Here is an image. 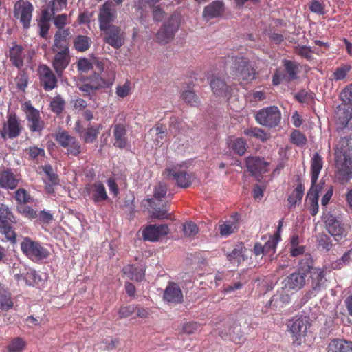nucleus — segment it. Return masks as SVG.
Segmentation results:
<instances>
[{
	"label": "nucleus",
	"instance_id": "obj_1",
	"mask_svg": "<svg viewBox=\"0 0 352 352\" xmlns=\"http://www.w3.org/2000/svg\"><path fill=\"white\" fill-rule=\"evenodd\" d=\"M336 174L342 183L352 178V139L341 138L334 147Z\"/></svg>",
	"mask_w": 352,
	"mask_h": 352
},
{
	"label": "nucleus",
	"instance_id": "obj_2",
	"mask_svg": "<svg viewBox=\"0 0 352 352\" xmlns=\"http://www.w3.org/2000/svg\"><path fill=\"white\" fill-rule=\"evenodd\" d=\"M311 162V187L307 193V201L310 205V214L315 216L318 212V192L316 187H315V184L322 168V157L318 153H315Z\"/></svg>",
	"mask_w": 352,
	"mask_h": 352
},
{
	"label": "nucleus",
	"instance_id": "obj_3",
	"mask_svg": "<svg viewBox=\"0 0 352 352\" xmlns=\"http://www.w3.org/2000/svg\"><path fill=\"white\" fill-rule=\"evenodd\" d=\"M230 74L239 80L250 82L256 78V70L248 58L232 56Z\"/></svg>",
	"mask_w": 352,
	"mask_h": 352
},
{
	"label": "nucleus",
	"instance_id": "obj_4",
	"mask_svg": "<svg viewBox=\"0 0 352 352\" xmlns=\"http://www.w3.org/2000/svg\"><path fill=\"white\" fill-rule=\"evenodd\" d=\"M16 218L8 206L0 202V232L12 243L16 242V234L12 224H16Z\"/></svg>",
	"mask_w": 352,
	"mask_h": 352
},
{
	"label": "nucleus",
	"instance_id": "obj_5",
	"mask_svg": "<svg viewBox=\"0 0 352 352\" xmlns=\"http://www.w3.org/2000/svg\"><path fill=\"white\" fill-rule=\"evenodd\" d=\"M23 253L30 260L38 261L47 258L50 255L49 250L37 241L25 237L21 243Z\"/></svg>",
	"mask_w": 352,
	"mask_h": 352
},
{
	"label": "nucleus",
	"instance_id": "obj_6",
	"mask_svg": "<svg viewBox=\"0 0 352 352\" xmlns=\"http://www.w3.org/2000/svg\"><path fill=\"white\" fill-rule=\"evenodd\" d=\"M179 26V17L178 15L172 14L157 32L156 41L160 45L169 43L174 38Z\"/></svg>",
	"mask_w": 352,
	"mask_h": 352
},
{
	"label": "nucleus",
	"instance_id": "obj_7",
	"mask_svg": "<svg viewBox=\"0 0 352 352\" xmlns=\"http://www.w3.org/2000/svg\"><path fill=\"white\" fill-rule=\"evenodd\" d=\"M23 130V125L17 115L15 113H9L0 129V136L4 140L14 139L21 134Z\"/></svg>",
	"mask_w": 352,
	"mask_h": 352
},
{
	"label": "nucleus",
	"instance_id": "obj_8",
	"mask_svg": "<svg viewBox=\"0 0 352 352\" xmlns=\"http://www.w3.org/2000/svg\"><path fill=\"white\" fill-rule=\"evenodd\" d=\"M21 108L25 114L28 127L32 133H41L45 128V122L41 117L40 112L34 108L30 101L22 104Z\"/></svg>",
	"mask_w": 352,
	"mask_h": 352
},
{
	"label": "nucleus",
	"instance_id": "obj_9",
	"mask_svg": "<svg viewBox=\"0 0 352 352\" xmlns=\"http://www.w3.org/2000/svg\"><path fill=\"white\" fill-rule=\"evenodd\" d=\"M55 140L61 147L66 149V154L68 156L78 157L82 153L81 144L76 137L66 131L58 132L55 135Z\"/></svg>",
	"mask_w": 352,
	"mask_h": 352
},
{
	"label": "nucleus",
	"instance_id": "obj_10",
	"mask_svg": "<svg viewBox=\"0 0 352 352\" xmlns=\"http://www.w3.org/2000/svg\"><path fill=\"white\" fill-rule=\"evenodd\" d=\"M164 174L169 180L175 182L177 186L182 188L190 186L195 179L193 174L188 173L179 165L166 168Z\"/></svg>",
	"mask_w": 352,
	"mask_h": 352
},
{
	"label": "nucleus",
	"instance_id": "obj_11",
	"mask_svg": "<svg viewBox=\"0 0 352 352\" xmlns=\"http://www.w3.org/2000/svg\"><path fill=\"white\" fill-rule=\"evenodd\" d=\"M280 119V112L276 106L263 108L255 115V120L258 124L270 128L278 125Z\"/></svg>",
	"mask_w": 352,
	"mask_h": 352
},
{
	"label": "nucleus",
	"instance_id": "obj_12",
	"mask_svg": "<svg viewBox=\"0 0 352 352\" xmlns=\"http://www.w3.org/2000/svg\"><path fill=\"white\" fill-rule=\"evenodd\" d=\"M33 10L32 4L28 1L19 0L14 6V16L19 19L25 29H28L30 26Z\"/></svg>",
	"mask_w": 352,
	"mask_h": 352
},
{
	"label": "nucleus",
	"instance_id": "obj_13",
	"mask_svg": "<svg viewBox=\"0 0 352 352\" xmlns=\"http://www.w3.org/2000/svg\"><path fill=\"white\" fill-rule=\"evenodd\" d=\"M103 41L114 49H120L125 42V34L120 26L112 25L103 30Z\"/></svg>",
	"mask_w": 352,
	"mask_h": 352
},
{
	"label": "nucleus",
	"instance_id": "obj_14",
	"mask_svg": "<svg viewBox=\"0 0 352 352\" xmlns=\"http://www.w3.org/2000/svg\"><path fill=\"white\" fill-rule=\"evenodd\" d=\"M40 85L45 91H51L58 86L56 76L47 65H41L38 68Z\"/></svg>",
	"mask_w": 352,
	"mask_h": 352
},
{
	"label": "nucleus",
	"instance_id": "obj_15",
	"mask_svg": "<svg viewBox=\"0 0 352 352\" xmlns=\"http://www.w3.org/2000/svg\"><path fill=\"white\" fill-rule=\"evenodd\" d=\"M117 16L116 10L113 8L112 3L106 1L100 8L98 13V23L100 30H103L112 26Z\"/></svg>",
	"mask_w": 352,
	"mask_h": 352
},
{
	"label": "nucleus",
	"instance_id": "obj_16",
	"mask_svg": "<svg viewBox=\"0 0 352 352\" xmlns=\"http://www.w3.org/2000/svg\"><path fill=\"white\" fill-rule=\"evenodd\" d=\"M245 162L248 171L258 182H261V175L267 172L268 163L259 157H249Z\"/></svg>",
	"mask_w": 352,
	"mask_h": 352
},
{
	"label": "nucleus",
	"instance_id": "obj_17",
	"mask_svg": "<svg viewBox=\"0 0 352 352\" xmlns=\"http://www.w3.org/2000/svg\"><path fill=\"white\" fill-rule=\"evenodd\" d=\"M326 228L328 232L333 236L337 241H339L346 236V228L336 217L330 215L327 217Z\"/></svg>",
	"mask_w": 352,
	"mask_h": 352
},
{
	"label": "nucleus",
	"instance_id": "obj_18",
	"mask_svg": "<svg viewBox=\"0 0 352 352\" xmlns=\"http://www.w3.org/2000/svg\"><path fill=\"white\" fill-rule=\"evenodd\" d=\"M168 232L169 228L166 224L148 225L143 229L142 236L144 240L154 242L167 235Z\"/></svg>",
	"mask_w": 352,
	"mask_h": 352
},
{
	"label": "nucleus",
	"instance_id": "obj_19",
	"mask_svg": "<svg viewBox=\"0 0 352 352\" xmlns=\"http://www.w3.org/2000/svg\"><path fill=\"white\" fill-rule=\"evenodd\" d=\"M241 216L239 213L232 214L228 220L223 221L219 226L221 236L227 237L237 232L240 226Z\"/></svg>",
	"mask_w": 352,
	"mask_h": 352
},
{
	"label": "nucleus",
	"instance_id": "obj_20",
	"mask_svg": "<svg viewBox=\"0 0 352 352\" xmlns=\"http://www.w3.org/2000/svg\"><path fill=\"white\" fill-rule=\"evenodd\" d=\"M19 175L7 168L0 171V187L7 190H14L20 182Z\"/></svg>",
	"mask_w": 352,
	"mask_h": 352
},
{
	"label": "nucleus",
	"instance_id": "obj_21",
	"mask_svg": "<svg viewBox=\"0 0 352 352\" xmlns=\"http://www.w3.org/2000/svg\"><path fill=\"white\" fill-rule=\"evenodd\" d=\"M54 56L52 62V67L58 76H62L64 70L69 65L71 56L69 52L54 53Z\"/></svg>",
	"mask_w": 352,
	"mask_h": 352
},
{
	"label": "nucleus",
	"instance_id": "obj_22",
	"mask_svg": "<svg viewBox=\"0 0 352 352\" xmlns=\"http://www.w3.org/2000/svg\"><path fill=\"white\" fill-rule=\"evenodd\" d=\"M336 117L338 127L340 129L346 127L352 117V105L342 103L340 104L338 107Z\"/></svg>",
	"mask_w": 352,
	"mask_h": 352
},
{
	"label": "nucleus",
	"instance_id": "obj_23",
	"mask_svg": "<svg viewBox=\"0 0 352 352\" xmlns=\"http://www.w3.org/2000/svg\"><path fill=\"white\" fill-rule=\"evenodd\" d=\"M113 136L114 139L113 145L116 147L121 149L126 148L128 139L126 129L123 124L118 123L113 126Z\"/></svg>",
	"mask_w": 352,
	"mask_h": 352
},
{
	"label": "nucleus",
	"instance_id": "obj_24",
	"mask_svg": "<svg viewBox=\"0 0 352 352\" xmlns=\"http://www.w3.org/2000/svg\"><path fill=\"white\" fill-rule=\"evenodd\" d=\"M163 298L168 302L179 303L183 300V294L177 284L170 283L164 290Z\"/></svg>",
	"mask_w": 352,
	"mask_h": 352
},
{
	"label": "nucleus",
	"instance_id": "obj_25",
	"mask_svg": "<svg viewBox=\"0 0 352 352\" xmlns=\"http://www.w3.org/2000/svg\"><path fill=\"white\" fill-rule=\"evenodd\" d=\"M246 248L243 243H238L230 252L226 253L227 259L232 264L239 265L247 257L245 256Z\"/></svg>",
	"mask_w": 352,
	"mask_h": 352
},
{
	"label": "nucleus",
	"instance_id": "obj_26",
	"mask_svg": "<svg viewBox=\"0 0 352 352\" xmlns=\"http://www.w3.org/2000/svg\"><path fill=\"white\" fill-rule=\"evenodd\" d=\"M90 193L94 204H98L107 200L108 195L104 185L100 181L95 182L91 186Z\"/></svg>",
	"mask_w": 352,
	"mask_h": 352
},
{
	"label": "nucleus",
	"instance_id": "obj_27",
	"mask_svg": "<svg viewBox=\"0 0 352 352\" xmlns=\"http://www.w3.org/2000/svg\"><path fill=\"white\" fill-rule=\"evenodd\" d=\"M327 352H352V342L344 339H333L327 346Z\"/></svg>",
	"mask_w": 352,
	"mask_h": 352
},
{
	"label": "nucleus",
	"instance_id": "obj_28",
	"mask_svg": "<svg viewBox=\"0 0 352 352\" xmlns=\"http://www.w3.org/2000/svg\"><path fill=\"white\" fill-rule=\"evenodd\" d=\"M23 47L16 43L10 48L8 57L12 64L17 68H21L23 65Z\"/></svg>",
	"mask_w": 352,
	"mask_h": 352
},
{
	"label": "nucleus",
	"instance_id": "obj_29",
	"mask_svg": "<svg viewBox=\"0 0 352 352\" xmlns=\"http://www.w3.org/2000/svg\"><path fill=\"white\" fill-rule=\"evenodd\" d=\"M101 129L102 126L98 124L96 126H89L86 130L79 129H77L76 131L85 143H93L97 139Z\"/></svg>",
	"mask_w": 352,
	"mask_h": 352
},
{
	"label": "nucleus",
	"instance_id": "obj_30",
	"mask_svg": "<svg viewBox=\"0 0 352 352\" xmlns=\"http://www.w3.org/2000/svg\"><path fill=\"white\" fill-rule=\"evenodd\" d=\"M307 331V324L305 321L302 318L295 319L291 325L290 332L292 334L294 342L300 344L301 336Z\"/></svg>",
	"mask_w": 352,
	"mask_h": 352
},
{
	"label": "nucleus",
	"instance_id": "obj_31",
	"mask_svg": "<svg viewBox=\"0 0 352 352\" xmlns=\"http://www.w3.org/2000/svg\"><path fill=\"white\" fill-rule=\"evenodd\" d=\"M114 78V73H111V77L108 80L103 79L99 75H94L85 80L84 82L87 83L88 85H94L96 87V91H98L101 88L110 87L113 82Z\"/></svg>",
	"mask_w": 352,
	"mask_h": 352
},
{
	"label": "nucleus",
	"instance_id": "obj_32",
	"mask_svg": "<svg viewBox=\"0 0 352 352\" xmlns=\"http://www.w3.org/2000/svg\"><path fill=\"white\" fill-rule=\"evenodd\" d=\"M210 87L214 94L217 96L227 97L230 94V87L226 85L223 79L219 77L212 78Z\"/></svg>",
	"mask_w": 352,
	"mask_h": 352
},
{
	"label": "nucleus",
	"instance_id": "obj_33",
	"mask_svg": "<svg viewBox=\"0 0 352 352\" xmlns=\"http://www.w3.org/2000/svg\"><path fill=\"white\" fill-rule=\"evenodd\" d=\"M302 239L297 234H294L290 239L289 253L291 256L296 257L303 254L305 247L302 244Z\"/></svg>",
	"mask_w": 352,
	"mask_h": 352
},
{
	"label": "nucleus",
	"instance_id": "obj_34",
	"mask_svg": "<svg viewBox=\"0 0 352 352\" xmlns=\"http://www.w3.org/2000/svg\"><path fill=\"white\" fill-rule=\"evenodd\" d=\"M305 283V275L304 273H293L288 278L287 288L290 289L298 290L304 286Z\"/></svg>",
	"mask_w": 352,
	"mask_h": 352
},
{
	"label": "nucleus",
	"instance_id": "obj_35",
	"mask_svg": "<svg viewBox=\"0 0 352 352\" xmlns=\"http://www.w3.org/2000/svg\"><path fill=\"white\" fill-rule=\"evenodd\" d=\"M223 12V4L215 1L204 8L203 14L205 17L214 18L220 16Z\"/></svg>",
	"mask_w": 352,
	"mask_h": 352
},
{
	"label": "nucleus",
	"instance_id": "obj_36",
	"mask_svg": "<svg viewBox=\"0 0 352 352\" xmlns=\"http://www.w3.org/2000/svg\"><path fill=\"white\" fill-rule=\"evenodd\" d=\"M124 274L131 280L142 281L144 277V271L135 265H127L122 270Z\"/></svg>",
	"mask_w": 352,
	"mask_h": 352
},
{
	"label": "nucleus",
	"instance_id": "obj_37",
	"mask_svg": "<svg viewBox=\"0 0 352 352\" xmlns=\"http://www.w3.org/2000/svg\"><path fill=\"white\" fill-rule=\"evenodd\" d=\"M74 47L79 52L88 50L92 43L91 38L86 35H78L74 38Z\"/></svg>",
	"mask_w": 352,
	"mask_h": 352
},
{
	"label": "nucleus",
	"instance_id": "obj_38",
	"mask_svg": "<svg viewBox=\"0 0 352 352\" xmlns=\"http://www.w3.org/2000/svg\"><path fill=\"white\" fill-rule=\"evenodd\" d=\"M283 219H280L279 221V225L278 226L277 232L273 236H271L270 239L265 242V243L263 245V247L265 248V254L270 253V252H274L275 248L276 247L277 243L280 240V231L281 229V227L283 226Z\"/></svg>",
	"mask_w": 352,
	"mask_h": 352
},
{
	"label": "nucleus",
	"instance_id": "obj_39",
	"mask_svg": "<svg viewBox=\"0 0 352 352\" xmlns=\"http://www.w3.org/2000/svg\"><path fill=\"white\" fill-rule=\"evenodd\" d=\"M25 155L28 160L34 162H38L40 157H45V151L44 148L36 146H30L24 150Z\"/></svg>",
	"mask_w": 352,
	"mask_h": 352
},
{
	"label": "nucleus",
	"instance_id": "obj_40",
	"mask_svg": "<svg viewBox=\"0 0 352 352\" xmlns=\"http://www.w3.org/2000/svg\"><path fill=\"white\" fill-rule=\"evenodd\" d=\"M305 188L302 184H298L293 192L289 195L287 201L290 207L295 206L301 203L304 195Z\"/></svg>",
	"mask_w": 352,
	"mask_h": 352
},
{
	"label": "nucleus",
	"instance_id": "obj_41",
	"mask_svg": "<svg viewBox=\"0 0 352 352\" xmlns=\"http://www.w3.org/2000/svg\"><path fill=\"white\" fill-rule=\"evenodd\" d=\"M13 305L10 293L6 289H0V309L7 311L11 309Z\"/></svg>",
	"mask_w": 352,
	"mask_h": 352
},
{
	"label": "nucleus",
	"instance_id": "obj_42",
	"mask_svg": "<svg viewBox=\"0 0 352 352\" xmlns=\"http://www.w3.org/2000/svg\"><path fill=\"white\" fill-rule=\"evenodd\" d=\"M290 142L298 147L304 146L307 142V138L304 133L297 129H294L289 136Z\"/></svg>",
	"mask_w": 352,
	"mask_h": 352
},
{
	"label": "nucleus",
	"instance_id": "obj_43",
	"mask_svg": "<svg viewBox=\"0 0 352 352\" xmlns=\"http://www.w3.org/2000/svg\"><path fill=\"white\" fill-rule=\"evenodd\" d=\"M243 133L250 138H255L262 142L266 141L269 138V135L263 129L258 127L246 129Z\"/></svg>",
	"mask_w": 352,
	"mask_h": 352
},
{
	"label": "nucleus",
	"instance_id": "obj_44",
	"mask_svg": "<svg viewBox=\"0 0 352 352\" xmlns=\"http://www.w3.org/2000/svg\"><path fill=\"white\" fill-rule=\"evenodd\" d=\"M301 67L299 64L292 61H287V84L293 80H298V74L300 72Z\"/></svg>",
	"mask_w": 352,
	"mask_h": 352
},
{
	"label": "nucleus",
	"instance_id": "obj_45",
	"mask_svg": "<svg viewBox=\"0 0 352 352\" xmlns=\"http://www.w3.org/2000/svg\"><path fill=\"white\" fill-rule=\"evenodd\" d=\"M65 107V101L60 96H56L52 98L50 102V108L53 113L59 116L62 113Z\"/></svg>",
	"mask_w": 352,
	"mask_h": 352
},
{
	"label": "nucleus",
	"instance_id": "obj_46",
	"mask_svg": "<svg viewBox=\"0 0 352 352\" xmlns=\"http://www.w3.org/2000/svg\"><path fill=\"white\" fill-rule=\"evenodd\" d=\"M228 335L230 339L237 344L242 343L245 341L241 327L238 324L235 323L234 327L229 329Z\"/></svg>",
	"mask_w": 352,
	"mask_h": 352
},
{
	"label": "nucleus",
	"instance_id": "obj_47",
	"mask_svg": "<svg viewBox=\"0 0 352 352\" xmlns=\"http://www.w3.org/2000/svg\"><path fill=\"white\" fill-rule=\"evenodd\" d=\"M42 170L47 177V183H52V185H58L59 184L58 176L54 171L51 165H45L42 167Z\"/></svg>",
	"mask_w": 352,
	"mask_h": 352
},
{
	"label": "nucleus",
	"instance_id": "obj_48",
	"mask_svg": "<svg viewBox=\"0 0 352 352\" xmlns=\"http://www.w3.org/2000/svg\"><path fill=\"white\" fill-rule=\"evenodd\" d=\"M26 346L25 341L21 338H14L8 346L9 352H22Z\"/></svg>",
	"mask_w": 352,
	"mask_h": 352
},
{
	"label": "nucleus",
	"instance_id": "obj_49",
	"mask_svg": "<svg viewBox=\"0 0 352 352\" xmlns=\"http://www.w3.org/2000/svg\"><path fill=\"white\" fill-rule=\"evenodd\" d=\"M317 244L318 248L327 251L329 250L332 247V243L330 237L324 233L318 234Z\"/></svg>",
	"mask_w": 352,
	"mask_h": 352
},
{
	"label": "nucleus",
	"instance_id": "obj_50",
	"mask_svg": "<svg viewBox=\"0 0 352 352\" xmlns=\"http://www.w3.org/2000/svg\"><path fill=\"white\" fill-rule=\"evenodd\" d=\"M182 98L183 100L190 106H196L199 102V98L196 94L191 90H186L182 92Z\"/></svg>",
	"mask_w": 352,
	"mask_h": 352
},
{
	"label": "nucleus",
	"instance_id": "obj_51",
	"mask_svg": "<svg viewBox=\"0 0 352 352\" xmlns=\"http://www.w3.org/2000/svg\"><path fill=\"white\" fill-rule=\"evenodd\" d=\"M131 92V84L129 80H126L122 85H118L116 89V94L119 98H125L128 96Z\"/></svg>",
	"mask_w": 352,
	"mask_h": 352
},
{
	"label": "nucleus",
	"instance_id": "obj_52",
	"mask_svg": "<svg viewBox=\"0 0 352 352\" xmlns=\"http://www.w3.org/2000/svg\"><path fill=\"white\" fill-rule=\"evenodd\" d=\"M14 199L19 204H26L31 199V196L24 188H19L15 192Z\"/></svg>",
	"mask_w": 352,
	"mask_h": 352
},
{
	"label": "nucleus",
	"instance_id": "obj_53",
	"mask_svg": "<svg viewBox=\"0 0 352 352\" xmlns=\"http://www.w3.org/2000/svg\"><path fill=\"white\" fill-rule=\"evenodd\" d=\"M246 141L240 138L233 141L232 148L238 155H243L246 151Z\"/></svg>",
	"mask_w": 352,
	"mask_h": 352
},
{
	"label": "nucleus",
	"instance_id": "obj_54",
	"mask_svg": "<svg viewBox=\"0 0 352 352\" xmlns=\"http://www.w3.org/2000/svg\"><path fill=\"white\" fill-rule=\"evenodd\" d=\"M351 66L349 65H342L336 68L333 74V78L335 80H341L345 78L347 73L350 71Z\"/></svg>",
	"mask_w": 352,
	"mask_h": 352
},
{
	"label": "nucleus",
	"instance_id": "obj_55",
	"mask_svg": "<svg viewBox=\"0 0 352 352\" xmlns=\"http://www.w3.org/2000/svg\"><path fill=\"white\" fill-rule=\"evenodd\" d=\"M295 52L301 56L305 58L306 59L311 60L314 58L313 52L314 51L309 47L307 46H300L298 45L294 47Z\"/></svg>",
	"mask_w": 352,
	"mask_h": 352
},
{
	"label": "nucleus",
	"instance_id": "obj_56",
	"mask_svg": "<svg viewBox=\"0 0 352 352\" xmlns=\"http://www.w3.org/2000/svg\"><path fill=\"white\" fill-rule=\"evenodd\" d=\"M294 98L300 103H308L314 99V96L311 93L303 89L298 93L294 94Z\"/></svg>",
	"mask_w": 352,
	"mask_h": 352
},
{
	"label": "nucleus",
	"instance_id": "obj_57",
	"mask_svg": "<svg viewBox=\"0 0 352 352\" xmlns=\"http://www.w3.org/2000/svg\"><path fill=\"white\" fill-rule=\"evenodd\" d=\"M53 53L60 52H69V47L67 41H56L54 40V45L52 46Z\"/></svg>",
	"mask_w": 352,
	"mask_h": 352
},
{
	"label": "nucleus",
	"instance_id": "obj_58",
	"mask_svg": "<svg viewBox=\"0 0 352 352\" xmlns=\"http://www.w3.org/2000/svg\"><path fill=\"white\" fill-rule=\"evenodd\" d=\"M340 98L343 102L342 104L352 105V83L341 91Z\"/></svg>",
	"mask_w": 352,
	"mask_h": 352
},
{
	"label": "nucleus",
	"instance_id": "obj_59",
	"mask_svg": "<svg viewBox=\"0 0 352 352\" xmlns=\"http://www.w3.org/2000/svg\"><path fill=\"white\" fill-rule=\"evenodd\" d=\"M197 225L192 222H186L183 225L184 234L186 236H192L198 233Z\"/></svg>",
	"mask_w": 352,
	"mask_h": 352
},
{
	"label": "nucleus",
	"instance_id": "obj_60",
	"mask_svg": "<svg viewBox=\"0 0 352 352\" xmlns=\"http://www.w3.org/2000/svg\"><path fill=\"white\" fill-rule=\"evenodd\" d=\"M201 327L197 322H188L184 323L182 326V332L187 334L195 333Z\"/></svg>",
	"mask_w": 352,
	"mask_h": 352
},
{
	"label": "nucleus",
	"instance_id": "obj_61",
	"mask_svg": "<svg viewBox=\"0 0 352 352\" xmlns=\"http://www.w3.org/2000/svg\"><path fill=\"white\" fill-rule=\"evenodd\" d=\"M137 307L134 305L122 306L118 310L120 318H126L135 312Z\"/></svg>",
	"mask_w": 352,
	"mask_h": 352
},
{
	"label": "nucleus",
	"instance_id": "obj_62",
	"mask_svg": "<svg viewBox=\"0 0 352 352\" xmlns=\"http://www.w3.org/2000/svg\"><path fill=\"white\" fill-rule=\"evenodd\" d=\"M67 6V0H52L49 3L51 11L54 13L63 10Z\"/></svg>",
	"mask_w": 352,
	"mask_h": 352
},
{
	"label": "nucleus",
	"instance_id": "obj_63",
	"mask_svg": "<svg viewBox=\"0 0 352 352\" xmlns=\"http://www.w3.org/2000/svg\"><path fill=\"white\" fill-rule=\"evenodd\" d=\"M79 90L82 92L84 96H89L90 98L96 92L94 85H88L84 82L79 86Z\"/></svg>",
	"mask_w": 352,
	"mask_h": 352
},
{
	"label": "nucleus",
	"instance_id": "obj_64",
	"mask_svg": "<svg viewBox=\"0 0 352 352\" xmlns=\"http://www.w3.org/2000/svg\"><path fill=\"white\" fill-rule=\"evenodd\" d=\"M168 188L166 185L160 183L156 185L154 188V197L160 199L164 197L167 193Z\"/></svg>",
	"mask_w": 352,
	"mask_h": 352
}]
</instances>
